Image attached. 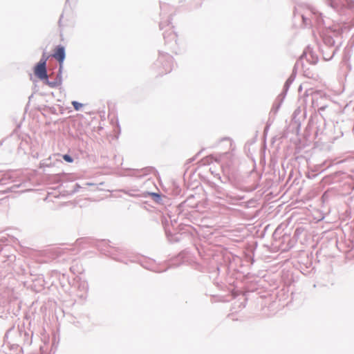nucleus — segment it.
<instances>
[{"instance_id":"obj_1","label":"nucleus","mask_w":354,"mask_h":354,"mask_svg":"<svg viewBox=\"0 0 354 354\" xmlns=\"http://www.w3.org/2000/svg\"><path fill=\"white\" fill-rule=\"evenodd\" d=\"M47 59L48 57L44 55L40 61L35 65L33 69L35 76L42 81L48 77L46 70Z\"/></svg>"},{"instance_id":"obj_2","label":"nucleus","mask_w":354,"mask_h":354,"mask_svg":"<svg viewBox=\"0 0 354 354\" xmlns=\"http://www.w3.org/2000/svg\"><path fill=\"white\" fill-rule=\"evenodd\" d=\"M53 57L59 62V67L61 68L62 66L63 62L65 59L64 48L61 46H57L54 50Z\"/></svg>"},{"instance_id":"obj_3","label":"nucleus","mask_w":354,"mask_h":354,"mask_svg":"<svg viewBox=\"0 0 354 354\" xmlns=\"http://www.w3.org/2000/svg\"><path fill=\"white\" fill-rule=\"evenodd\" d=\"M45 84L48 85L50 88H55L62 84L61 77L57 76L56 80L53 82L49 81L48 77L44 80Z\"/></svg>"},{"instance_id":"obj_4","label":"nucleus","mask_w":354,"mask_h":354,"mask_svg":"<svg viewBox=\"0 0 354 354\" xmlns=\"http://www.w3.org/2000/svg\"><path fill=\"white\" fill-rule=\"evenodd\" d=\"M72 104H73L74 109L76 111H79L80 109H81L83 107V104H82L79 103V102H77L76 101H73L72 102Z\"/></svg>"},{"instance_id":"obj_5","label":"nucleus","mask_w":354,"mask_h":354,"mask_svg":"<svg viewBox=\"0 0 354 354\" xmlns=\"http://www.w3.org/2000/svg\"><path fill=\"white\" fill-rule=\"evenodd\" d=\"M330 5L333 8H337L339 6V3L337 0H328Z\"/></svg>"},{"instance_id":"obj_6","label":"nucleus","mask_w":354,"mask_h":354,"mask_svg":"<svg viewBox=\"0 0 354 354\" xmlns=\"http://www.w3.org/2000/svg\"><path fill=\"white\" fill-rule=\"evenodd\" d=\"M63 158L65 161L68 162H72L73 161V158L68 154L64 155Z\"/></svg>"}]
</instances>
